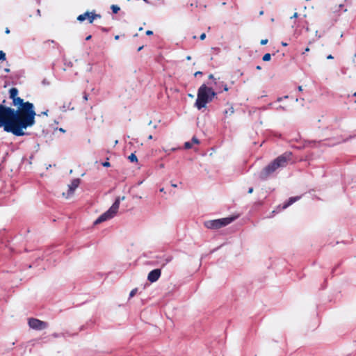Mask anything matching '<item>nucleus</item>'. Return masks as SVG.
Here are the masks:
<instances>
[{
	"instance_id": "12",
	"label": "nucleus",
	"mask_w": 356,
	"mask_h": 356,
	"mask_svg": "<svg viewBox=\"0 0 356 356\" xmlns=\"http://www.w3.org/2000/svg\"><path fill=\"white\" fill-rule=\"evenodd\" d=\"M128 159L131 162H136L138 161L137 157L134 153L131 154Z\"/></svg>"
},
{
	"instance_id": "41",
	"label": "nucleus",
	"mask_w": 356,
	"mask_h": 356,
	"mask_svg": "<svg viewBox=\"0 0 356 356\" xmlns=\"http://www.w3.org/2000/svg\"><path fill=\"white\" fill-rule=\"evenodd\" d=\"M256 68H257V70H261V66H259V65L257 66Z\"/></svg>"
},
{
	"instance_id": "28",
	"label": "nucleus",
	"mask_w": 356,
	"mask_h": 356,
	"mask_svg": "<svg viewBox=\"0 0 356 356\" xmlns=\"http://www.w3.org/2000/svg\"><path fill=\"white\" fill-rule=\"evenodd\" d=\"M333 58H334V57L331 54H330L327 56V59H333Z\"/></svg>"
},
{
	"instance_id": "3",
	"label": "nucleus",
	"mask_w": 356,
	"mask_h": 356,
	"mask_svg": "<svg viewBox=\"0 0 356 356\" xmlns=\"http://www.w3.org/2000/svg\"><path fill=\"white\" fill-rule=\"evenodd\" d=\"M216 95V92H214L211 88L207 86L205 84H202L198 88L195 106L197 109L200 110L206 107L207 104L211 102Z\"/></svg>"
},
{
	"instance_id": "13",
	"label": "nucleus",
	"mask_w": 356,
	"mask_h": 356,
	"mask_svg": "<svg viewBox=\"0 0 356 356\" xmlns=\"http://www.w3.org/2000/svg\"><path fill=\"white\" fill-rule=\"evenodd\" d=\"M225 115H232V113H234V108L232 106H229V108L227 110L225 111L224 112Z\"/></svg>"
},
{
	"instance_id": "46",
	"label": "nucleus",
	"mask_w": 356,
	"mask_h": 356,
	"mask_svg": "<svg viewBox=\"0 0 356 356\" xmlns=\"http://www.w3.org/2000/svg\"><path fill=\"white\" fill-rule=\"evenodd\" d=\"M353 96L356 97V92L353 94Z\"/></svg>"
},
{
	"instance_id": "19",
	"label": "nucleus",
	"mask_w": 356,
	"mask_h": 356,
	"mask_svg": "<svg viewBox=\"0 0 356 356\" xmlns=\"http://www.w3.org/2000/svg\"><path fill=\"white\" fill-rule=\"evenodd\" d=\"M192 144H199L200 143V141L199 140L195 137V136H193V138H192Z\"/></svg>"
},
{
	"instance_id": "25",
	"label": "nucleus",
	"mask_w": 356,
	"mask_h": 356,
	"mask_svg": "<svg viewBox=\"0 0 356 356\" xmlns=\"http://www.w3.org/2000/svg\"><path fill=\"white\" fill-rule=\"evenodd\" d=\"M152 34H153V31H150V30H147V31H146V35H152Z\"/></svg>"
},
{
	"instance_id": "5",
	"label": "nucleus",
	"mask_w": 356,
	"mask_h": 356,
	"mask_svg": "<svg viewBox=\"0 0 356 356\" xmlns=\"http://www.w3.org/2000/svg\"><path fill=\"white\" fill-rule=\"evenodd\" d=\"M234 217H227L216 220H211L205 221L204 226L211 229H218L225 227L234 220Z\"/></svg>"
},
{
	"instance_id": "24",
	"label": "nucleus",
	"mask_w": 356,
	"mask_h": 356,
	"mask_svg": "<svg viewBox=\"0 0 356 356\" xmlns=\"http://www.w3.org/2000/svg\"><path fill=\"white\" fill-rule=\"evenodd\" d=\"M48 112H49V111H48V110H47V111H44V112H42L40 114H38V115H39V116H40V115H48Z\"/></svg>"
},
{
	"instance_id": "20",
	"label": "nucleus",
	"mask_w": 356,
	"mask_h": 356,
	"mask_svg": "<svg viewBox=\"0 0 356 356\" xmlns=\"http://www.w3.org/2000/svg\"><path fill=\"white\" fill-rule=\"evenodd\" d=\"M268 39H262L260 42V44L261 45H265L268 43Z\"/></svg>"
},
{
	"instance_id": "44",
	"label": "nucleus",
	"mask_w": 356,
	"mask_h": 356,
	"mask_svg": "<svg viewBox=\"0 0 356 356\" xmlns=\"http://www.w3.org/2000/svg\"><path fill=\"white\" fill-rule=\"evenodd\" d=\"M5 71H6V72H10V70H9V69H8V68H6V69H5Z\"/></svg>"
},
{
	"instance_id": "33",
	"label": "nucleus",
	"mask_w": 356,
	"mask_h": 356,
	"mask_svg": "<svg viewBox=\"0 0 356 356\" xmlns=\"http://www.w3.org/2000/svg\"><path fill=\"white\" fill-rule=\"evenodd\" d=\"M282 45L284 46V47H286L288 45V44L286 42H282Z\"/></svg>"
},
{
	"instance_id": "8",
	"label": "nucleus",
	"mask_w": 356,
	"mask_h": 356,
	"mask_svg": "<svg viewBox=\"0 0 356 356\" xmlns=\"http://www.w3.org/2000/svg\"><path fill=\"white\" fill-rule=\"evenodd\" d=\"M161 275V271L160 269H159V268L154 269L149 273V274L147 275V280L150 282H155L159 279Z\"/></svg>"
},
{
	"instance_id": "9",
	"label": "nucleus",
	"mask_w": 356,
	"mask_h": 356,
	"mask_svg": "<svg viewBox=\"0 0 356 356\" xmlns=\"http://www.w3.org/2000/svg\"><path fill=\"white\" fill-rule=\"evenodd\" d=\"M80 184L79 179H74L72 181L71 184L68 185V193L66 197L67 198L70 195L73 194L75 189L79 186Z\"/></svg>"
},
{
	"instance_id": "31",
	"label": "nucleus",
	"mask_w": 356,
	"mask_h": 356,
	"mask_svg": "<svg viewBox=\"0 0 356 356\" xmlns=\"http://www.w3.org/2000/svg\"><path fill=\"white\" fill-rule=\"evenodd\" d=\"M253 192V188H250L248 190V193H252Z\"/></svg>"
},
{
	"instance_id": "2",
	"label": "nucleus",
	"mask_w": 356,
	"mask_h": 356,
	"mask_svg": "<svg viewBox=\"0 0 356 356\" xmlns=\"http://www.w3.org/2000/svg\"><path fill=\"white\" fill-rule=\"evenodd\" d=\"M291 152H286L277 157L261 170L259 173L260 179L265 180L279 168H285L291 161Z\"/></svg>"
},
{
	"instance_id": "32",
	"label": "nucleus",
	"mask_w": 356,
	"mask_h": 356,
	"mask_svg": "<svg viewBox=\"0 0 356 356\" xmlns=\"http://www.w3.org/2000/svg\"><path fill=\"white\" fill-rule=\"evenodd\" d=\"M309 47H307L305 49V51L303 52V54L306 53V52H308L309 51Z\"/></svg>"
},
{
	"instance_id": "6",
	"label": "nucleus",
	"mask_w": 356,
	"mask_h": 356,
	"mask_svg": "<svg viewBox=\"0 0 356 356\" xmlns=\"http://www.w3.org/2000/svg\"><path fill=\"white\" fill-rule=\"evenodd\" d=\"M29 327L35 330H42L48 327V323L38 318H31L29 319Z\"/></svg>"
},
{
	"instance_id": "30",
	"label": "nucleus",
	"mask_w": 356,
	"mask_h": 356,
	"mask_svg": "<svg viewBox=\"0 0 356 356\" xmlns=\"http://www.w3.org/2000/svg\"><path fill=\"white\" fill-rule=\"evenodd\" d=\"M298 17V13H295L293 14V15L291 17V18H296V17Z\"/></svg>"
},
{
	"instance_id": "36",
	"label": "nucleus",
	"mask_w": 356,
	"mask_h": 356,
	"mask_svg": "<svg viewBox=\"0 0 356 356\" xmlns=\"http://www.w3.org/2000/svg\"><path fill=\"white\" fill-rule=\"evenodd\" d=\"M264 15V10H261L259 12V15Z\"/></svg>"
},
{
	"instance_id": "26",
	"label": "nucleus",
	"mask_w": 356,
	"mask_h": 356,
	"mask_svg": "<svg viewBox=\"0 0 356 356\" xmlns=\"http://www.w3.org/2000/svg\"><path fill=\"white\" fill-rule=\"evenodd\" d=\"M202 72L201 71H197L194 74L195 76H197V75H202Z\"/></svg>"
},
{
	"instance_id": "21",
	"label": "nucleus",
	"mask_w": 356,
	"mask_h": 356,
	"mask_svg": "<svg viewBox=\"0 0 356 356\" xmlns=\"http://www.w3.org/2000/svg\"><path fill=\"white\" fill-rule=\"evenodd\" d=\"M83 98L85 102H87L88 100V95L86 92L83 93Z\"/></svg>"
},
{
	"instance_id": "42",
	"label": "nucleus",
	"mask_w": 356,
	"mask_h": 356,
	"mask_svg": "<svg viewBox=\"0 0 356 356\" xmlns=\"http://www.w3.org/2000/svg\"><path fill=\"white\" fill-rule=\"evenodd\" d=\"M148 139H149V140L152 139V135L148 136Z\"/></svg>"
},
{
	"instance_id": "17",
	"label": "nucleus",
	"mask_w": 356,
	"mask_h": 356,
	"mask_svg": "<svg viewBox=\"0 0 356 356\" xmlns=\"http://www.w3.org/2000/svg\"><path fill=\"white\" fill-rule=\"evenodd\" d=\"M192 145H193V144H192V143H191V142H186V143H184V147H185V149H190V148H191V147H192Z\"/></svg>"
},
{
	"instance_id": "15",
	"label": "nucleus",
	"mask_w": 356,
	"mask_h": 356,
	"mask_svg": "<svg viewBox=\"0 0 356 356\" xmlns=\"http://www.w3.org/2000/svg\"><path fill=\"white\" fill-rule=\"evenodd\" d=\"M111 8L113 13H118V11L120 10V7L117 5H112L111 6Z\"/></svg>"
},
{
	"instance_id": "38",
	"label": "nucleus",
	"mask_w": 356,
	"mask_h": 356,
	"mask_svg": "<svg viewBox=\"0 0 356 356\" xmlns=\"http://www.w3.org/2000/svg\"><path fill=\"white\" fill-rule=\"evenodd\" d=\"M298 90H299V91H302V86H299V87H298Z\"/></svg>"
},
{
	"instance_id": "4",
	"label": "nucleus",
	"mask_w": 356,
	"mask_h": 356,
	"mask_svg": "<svg viewBox=\"0 0 356 356\" xmlns=\"http://www.w3.org/2000/svg\"><path fill=\"white\" fill-rule=\"evenodd\" d=\"M120 203V198H116L115 201L113 204V205L110 207V209L106 211L105 213H102L95 221V225H97L102 223L107 220H109L113 218L117 213Z\"/></svg>"
},
{
	"instance_id": "23",
	"label": "nucleus",
	"mask_w": 356,
	"mask_h": 356,
	"mask_svg": "<svg viewBox=\"0 0 356 356\" xmlns=\"http://www.w3.org/2000/svg\"><path fill=\"white\" fill-rule=\"evenodd\" d=\"M205 38H206V34H205L204 33H202V34L200 35V40H204V39H205Z\"/></svg>"
},
{
	"instance_id": "7",
	"label": "nucleus",
	"mask_w": 356,
	"mask_h": 356,
	"mask_svg": "<svg viewBox=\"0 0 356 356\" xmlns=\"http://www.w3.org/2000/svg\"><path fill=\"white\" fill-rule=\"evenodd\" d=\"M88 19L90 24H92L95 19L101 18V15L99 14H96L95 11L89 12L86 11L83 14L79 15L77 17V20L79 22H83L86 19Z\"/></svg>"
},
{
	"instance_id": "45",
	"label": "nucleus",
	"mask_w": 356,
	"mask_h": 356,
	"mask_svg": "<svg viewBox=\"0 0 356 356\" xmlns=\"http://www.w3.org/2000/svg\"><path fill=\"white\" fill-rule=\"evenodd\" d=\"M172 186L177 187V185L176 184H172Z\"/></svg>"
},
{
	"instance_id": "10",
	"label": "nucleus",
	"mask_w": 356,
	"mask_h": 356,
	"mask_svg": "<svg viewBox=\"0 0 356 356\" xmlns=\"http://www.w3.org/2000/svg\"><path fill=\"white\" fill-rule=\"evenodd\" d=\"M300 197L299 196L291 197L289 199L287 202L284 203L282 206V209H286L288 207L291 206L292 204L298 201Z\"/></svg>"
},
{
	"instance_id": "1",
	"label": "nucleus",
	"mask_w": 356,
	"mask_h": 356,
	"mask_svg": "<svg viewBox=\"0 0 356 356\" xmlns=\"http://www.w3.org/2000/svg\"><path fill=\"white\" fill-rule=\"evenodd\" d=\"M14 106H19L17 110L0 104V127L8 133L16 136H22L26 134L24 129L32 127L35 121L36 113L34 106L29 102L17 97L13 99Z\"/></svg>"
},
{
	"instance_id": "43",
	"label": "nucleus",
	"mask_w": 356,
	"mask_h": 356,
	"mask_svg": "<svg viewBox=\"0 0 356 356\" xmlns=\"http://www.w3.org/2000/svg\"><path fill=\"white\" fill-rule=\"evenodd\" d=\"M115 40H118V39H119V35H115Z\"/></svg>"
},
{
	"instance_id": "40",
	"label": "nucleus",
	"mask_w": 356,
	"mask_h": 356,
	"mask_svg": "<svg viewBox=\"0 0 356 356\" xmlns=\"http://www.w3.org/2000/svg\"><path fill=\"white\" fill-rule=\"evenodd\" d=\"M186 59L189 60H191V57L190 56H188L186 57Z\"/></svg>"
},
{
	"instance_id": "11",
	"label": "nucleus",
	"mask_w": 356,
	"mask_h": 356,
	"mask_svg": "<svg viewBox=\"0 0 356 356\" xmlns=\"http://www.w3.org/2000/svg\"><path fill=\"white\" fill-rule=\"evenodd\" d=\"M10 98L13 99L14 98L17 97L18 90L16 88H12L10 89Z\"/></svg>"
},
{
	"instance_id": "27",
	"label": "nucleus",
	"mask_w": 356,
	"mask_h": 356,
	"mask_svg": "<svg viewBox=\"0 0 356 356\" xmlns=\"http://www.w3.org/2000/svg\"><path fill=\"white\" fill-rule=\"evenodd\" d=\"M223 90L224 91H227L228 90V87H227V86L226 84H225L223 86Z\"/></svg>"
},
{
	"instance_id": "14",
	"label": "nucleus",
	"mask_w": 356,
	"mask_h": 356,
	"mask_svg": "<svg viewBox=\"0 0 356 356\" xmlns=\"http://www.w3.org/2000/svg\"><path fill=\"white\" fill-rule=\"evenodd\" d=\"M271 58V55L269 53H266L264 55L262 60L265 62L269 61Z\"/></svg>"
},
{
	"instance_id": "39",
	"label": "nucleus",
	"mask_w": 356,
	"mask_h": 356,
	"mask_svg": "<svg viewBox=\"0 0 356 356\" xmlns=\"http://www.w3.org/2000/svg\"><path fill=\"white\" fill-rule=\"evenodd\" d=\"M337 124V120H335L334 124H332V127H335Z\"/></svg>"
},
{
	"instance_id": "18",
	"label": "nucleus",
	"mask_w": 356,
	"mask_h": 356,
	"mask_svg": "<svg viewBox=\"0 0 356 356\" xmlns=\"http://www.w3.org/2000/svg\"><path fill=\"white\" fill-rule=\"evenodd\" d=\"M0 60H6V54L3 51H0Z\"/></svg>"
},
{
	"instance_id": "29",
	"label": "nucleus",
	"mask_w": 356,
	"mask_h": 356,
	"mask_svg": "<svg viewBox=\"0 0 356 356\" xmlns=\"http://www.w3.org/2000/svg\"><path fill=\"white\" fill-rule=\"evenodd\" d=\"M209 79L215 80V78H214V76H213V74H210V75L209 76Z\"/></svg>"
},
{
	"instance_id": "22",
	"label": "nucleus",
	"mask_w": 356,
	"mask_h": 356,
	"mask_svg": "<svg viewBox=\"0 0 356 356\" xmlns=\"http://www.w3.org/2000/svg\"><path fill=\"white\" fill-rule=\"evenodd\" d=\"M102 165L104 167H110L111 164L108 161H105V162L102 163Z\"/></svg>"
},
{
	"instance_id": "37",
	"label": "nucleus",
	"mask_w": 356,
	"mask_h": 356,
	"mask_svg": "<svg viewBox=\"0 0 356 356\" xmlns=\"http://www.w3.org/2000/svg\"><path fill=\"white\" fill-rule=\"evenodd\" d=\"M6 33H10V30L8 28H6Z\"/></svg>"
},
{
	"instance_id": "35",
	"label": "nucleus",
	"mask_w": 356,
	"mask_h": 356,
	"mask_svg": "<svg viewBox=\"0 0 356 356\" xmlns=\"http://www.w3.org/2000/svg\"><path fill=\"white\" fill-rule=\"evenodd\" d=\"M90 38H91V35H88L86 37V40H90Z\"/></svg>"
},
{
	"instance_id": "34",
	"label": "nucleus",
	"mask_w": 356,
	"mask_h": 356,
	"mask_svg": "<svg viewBox=\"0 0 356 356\" xmlns=\"http://www.w3.org/2000/svg\"><path fill=\"white\" fill-rule=\"evenodd\" d=\"M143 49V46H141V47H138V51H141Z\"/></svg>"
},
{
	"instance_id": "16",
	"label": "nucleus",
	"mask_w": 356,
	"mask_h": 356,
	"mask_svg": "<svg viewBox=\"0 0 356 356\" xmlns=\"http://www.w3.org/2000/svg\"><path fill=\"white\" fill-rule=\"evenodd\" d=\"M137 291H138L137 288L132 289L129 293V298L134 297L136 294Z\"/></svg>"
}]
</instances>
